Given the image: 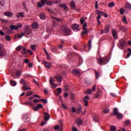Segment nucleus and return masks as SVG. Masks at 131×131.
<instances>
[{"instance_id":"1","label":"nucleus","mask_w":131,"mask_h":131,"mask_svg":"<svg viewBox=\"0 0 131 131\" xmlns=\"http://www.w3.org/2000/svg\"><path fill=\"white\" fill-rule=\"evenodd\" d=\"M31 32V30L29 28L28 26H26L25 28L24 33L20 34H15L16 37H15V39H16V38H21L22 37L24 36L25 35H29Z\"/></svg>"},{"instance_id":"2","label":"nucleus","mask_w":131,"mask_h":131,"mask_svg":"<svg viewBox=\"0 0 131 131\" xmlns=\"http://www.w3.org/2000/svg\"><path fill=\"white\" fill-rule=\"evenodd\" d=\"M60 30L62 33L65 36H69L71 33V29L65 25H62L60 27Z\"/></svg>"},{"instance_id":"3","label":"nucleus","mask_w":131,"mask_h":131,"mask_svg":"<svg viewBox=\"0 0 131 131\" xmlns=\"http://www.w3.org/2000/svg\"><path fill=\"white\" fill-rule=\"evenodd\" d=\"M110 59L107 56L103 57V58H100L98 59V64L101 66H104L108 63Z\"/></svg>"},{"instance_id":"4","label":"nucleus","mask_w":131,"mask_h":131,"mask_svg":"<svg viewBox=\"0 0 131 131\" xmlns=\"http://www.w3.org/2000/svg\"><path fill=\"white\" fill-rule=\"evenodd\" d=\"M114 114H111V115H116L118 119H121L123 117V116L122 114H120L118 112V110L117 108H114L113 110Z\"/></svg>"},{"instance_id":"5","label":"nucleus","mask_w":131,"mask_h":131,"mask_svg":"<svg viewBox=\"0 0 131 131\" xmlns=\"http://www.w3.org/2000/svg\"><path fill=\"white\" fill-rule=\"evenodd\" d=\"M126 45H127V42L125 40L121 39L119 41L118 47L120 49L123 50L124 48L125 47Z\"/></svg>"},{"instance_id":"6","label":"nucleus","mask_w":131,"mask_h":131,"mask_svg":"<svg viewBox=\"0 0 131 131\" xmlns=\"http://www.w3.org/2000/svg\"><path fill=\"white\" fill-rule=\"evenodd\" d=\"M87 27V23H84V24L82 25V30L83 31L81 32V35L83 36L85 34H88L89 32V30L86 28Z\"/></svg>"},{"instance_id":"7","label":"nucleus","mask_w":131,"mask_h":131,"mask_svg":"<svg viewBox=\"0 0 131 131\" xmlns=\"http://www.w3.org/2000/svg\"><path fill=\"white\" fill-rule=\"evenodd\" d=\"M76 55H77L76 53L70 52L68 55V57L70 59V61H73L74 60V58Z\"/></svg>"},{"instance_id":"8","label":"nucleus","mask_w":131,"mask_h":131,"mask_svg":"<svg viewBox=\"0 0 131 131\" xmlns=\"http://www.w3.org/2000/svg\"><path fill=\"white\" fill-rule=\"evenodd\" d=\"M27 52L30 53L31 55H33V53L32 52H31L30 50H26V49L25 47H24L23 49L21 51V53L23 55H26Z\"/></svg>"},{"instance_id":"9","label":"nucleus","mask_w":131,"mask_h":131,"mask_svg":"<svg viewBox=\"0 0 131 131\" xmlns=\"http://www.w3.org/2000/svg\"><path fill=\"white\" fill-rule=\"evenodd\" d=\"M55 80L53 78L51 77L50 78V79H49V83L50 84H51V86L53 88H56L58 85L57 84L54 83Z\"/></svg>"},{"instance_id":"10","label":"nucleus","mask_w":131,"mask_h":131,"mask_svg":"<svg viewBox=\"0 0 131 131\" xmlns=\"http://www.w3.org/2000/svg\"><path fill=\"white\" fill-rule=\"evenodd\" d=\"M96 85H94L93 86V89H89L86 92H84L85 94H89L90 95L93 92H95L96 90Z\"/></svg>"},{"instance_id":"11","label":"nucleus","mask_w":131,"mask_h":131,"mask_svg":"<svg viewBox=\"0 0 131 131\" xmlns=\"http://www.w3.org/2000/svg\"><path fill=\"white\" fill-rule=\"evenodd\" d=\"M41 2L43 6H45V4L49 6H52L53 5V3L52 2L48 0H41Z\"/></svg>"},{"instance_id":"12","label":"nucleus","mask_w":131,"mask_h":131,"mask_svg":"<svg viewBox=\"0 0 131 131\" xmlns=\"http://www.w3.org/2000/svg\"><path fill=\"white\" fill-rule=\"evenodd\" d=\"M90 99V98L88 96H85V97H84L82 99L83 102H84V105L85 106H88V100Z\"/></svg>"},{"instance_id":"13","label":"nucleus","mask_w":131,"mask_h":131,"mask_svg":"<svg viewBox=\"0 0 131 131\" xmlns=\"http://www.w3.org/2000/svg\"><path fill=\"white\" fill-rule=\"evenodd\" d=\"M96 14L98 15V16L97 17V19H101V17L103 16V12H102L100 11L99 10H96Z\"/></svg>"},{"instance_id":"14","label":"nucleus","mask_w":131,"mask_h":131,"mask_svg":"<svg viewBox=\"0 0 131 131\" xmlns=\"http://www.w3.org/2000/svg\"><path fill=\"white\" fill-rule=\"evenodd\" d=\"M43 115H44V119L45 120H46V121H48V120H49L50 118V114L46 112H45L43 113Z\"/></svg>"},{"instance_id":"15","label":"nucleus","mask_w":131,"mask_h":131,"mask_svg":"<svg viewBox=\"0 0 131 131\" xmlns=\"http://www.w3.org/2000/svg\"><path fill=\"white\" fill-rule=\"evenodd\" d=\"M76 123L78 126L81 125L83 124V121L81 119L78 118L76 120Z\"/></svg>"},{"instance_id":"16","label":"nucleus","mask_w":131,"mask_h":131,"mask_svg":"<svg viewBox=\"0 0 131 131\" xmlns=\"http://www.w3.org/2000/svg\"><path fill=\"white\" fill-rule=\"evenodd\" d=\"M70 6L71 8L73 9H76V3L74 1H72L70 3Z\"/></svg>"},{"instance_id":"17","label":"nucleus","mask_w":131,"mask_h":131,"mask_svg":"<svg viewBox=\"0 0 131 131\" xmlns=\"http://www.w3.org/2000/svg\"><path fill=\"white\" fill-rule=\"evenodd\" d=\"M43 63H45V67L48 69H50L51 68V63L50 62H46V60L43 61Z\"/></svg>"},{"instance_id":"18","label":"nucleus","mask_w":131,"mask_h":131,"mask_svg":"<svg viewBox=\"0 0 131 131\" xmlns=\"http://www.w3.org/2000/svg\"><path fill=\"white\" fill-rule=\"evenodd\" d=\"M54 78L57 80V81L59 82L62 81V77L59 74L56 75V76H54Z\"/></svg>"},{"instance_id":"19","label":"nucleus","mask_w":131,"mask_h":131,"mask_svg":"<svg viewBox=\"0 0 131 131\" xmlns=\"http://www.w3.org/2000/svg\"><path fill=\"white\" fill-rule=\"evenodd\" d=\"M4 16L11 18L13 16V13L11 12H6L4 13Z\"/></svg>"},{"instance_id":"20","label":"nucleus","mask_w":131,"mask_h":131,"mask_svg":"<svg viewBox=\"0 0 131 131\" xmlns=\"http://www.w3.org/2000/svg\"><path fill=\"white\" fill-rule=\"evenodd\" d=\"M110 25H107L104 27V33L105 34H107L108 33H109L110 31Z\"/></svg>"},{"instance_id":"21","label":"nucleus","mask_w":131,"mask_h":131,"mask_svg":"<svg viewBox=\"0 0 131 131\" xmlns=\"http://www.w3.org/2000/svg\"><path fill=\"white\" fill-rule=\"evenodd\" d=\"M95 78L96 79H98L99 78L100 76L101 75V73L97 71H95Z\"/></svg>"},{"instance_id":"22","label":"nucleus","mask_w":131,"mask_h":131,"mask_svg":"<svg viewBox=\"0 0 131 131\" xmlns=\"http://www.w3.org/2000/svg\"><path fill=\"white\" fill-rule=\"evenodd\" d=\"M24 16H25V13L24 12H19L16 15V16L17 18H20V17H24Z\"/></svg>"},{"instance_id":"23","label":"nucleus","mask_w":131,"mask_h":131,"mask_svg":"<svg viewBox=\"0 0 131 131\" xmlns=\"http://www.w3.org/2000/svg\"><path fill=\"white\" fill-rule=\"evenodd\" d=\"M72 28L74 31L77 30L79 29V25L75 24L72 25Z\"/></svg>"},{"instance_id":"24","label":"nucleus","mask_w":131,"mask_h":131,"mask_svg":"<svg viewBox=\"0 0 131 131\" xmlns=\"http://www.w3.org/2000/svg\"><path fill=\"white\" fill-rule=\"evenodd\" d=\"M112 33L113 37H114V39H116L117 38V33L116 32V31L115 30H113L112 31Z\"/></svg>"},{"instance_id":"25","label":"nucleus","mask_w":131,"mask_h":131,"mask_svg":"<svg viewBox=\"0 0 131 131\" xmlns=\"http://www.w3.org/2000/svg\"><path fill=\"white\" fill-rule=\"evenodd\" d=\"M20 84H23V86H28V85L26 81H25L24 79H21L20 80Z\"/></svg>"},{"instance_id":"26","label":"nucleus","mask_w":131,"mask_h":131,"mask_svg":"<svg viewBox=\"0 0 131 131\" xmlns=\"http://www.w3.org/2000/svg\"><path fill=\"white\" fill-rule=\"evenodd\" d=\"M10 29L11 30H17V27H16V26H14L13 25H11L10 26Z\"/></svg>"},{"instance_id":"27","label":"nucleus","mask_w":131,"mask_h":131,"mask_svg":"<svg viewBox=\"0 0 131 131\" xmlns=\"http://www.w3.org/2000/svg\"><path fill=\"white\" fill-rule=\"evenodd\" d=\"M102 93V92L101 91V90L98 89L97 92V94L95 95V98H98L100 97V94H101V93Z\"/></svg>"},{"instance_id":"28","label":"nucleus","mask_w":131,"mask_h":131,"mask_svg":"<svg viewBox=\"0 0 131 131\" xmlns=\"http://www.w3.org/2000/svg\"><path fill=\"white\" fill-rule=\"evenodd\" d=\"M82 111V106L81 105L78 106L77 109H76V113L79 114Z\"/></svg>"},{"instance_id":"29","label":"nucleus","mask_w":131,"mask_h":131,"mask_svg":"<svg viewBox=\"0 0 131 131\" xmlns=\"http://www.w3.org/2000/svg\"><path fill=\"white\" fill-rule=\"evenodd\" d=\"M72 72L74 74L78 75L80 73V71H79V70H73Z\"/></svg>"},{"instance_id":"30","label":"nucleus","mask_w":131,"mask_h":131,"mask_svg":"<svg viewBox=\"0 0 131 131\" xmlns=\"http://www.w3.org/2000/svg\"><path fill=\"white\" fill-rule=\"evenodd\" d=\"M85 21V18L84 17H80V22L81 23V25H84V22Z\"/></svg>"},{"instance_id":"31","label":"nucleus","mask_w":131,"mask_h":131,"mask_svg":"<svg viewBox=\"0 0 131 131\" xmlns=\"http://www.w3.org/2000/svg\"><path fill=\"white\" fill-rule=\"evenodd\" d=\"M122 21L124 24H125V25L127 24V19L125 15H124L122 18Z\"/></svg>"},{"instance_id":"32","label":"nucleus","mask_w":131,"mask_h":131,"mask_svg":"<svg viewBox=\"0 0 131 131\" xmlns=\"http://www.w3.org/2000/svg\"><path fill=\"white\" fill-rule=\"evenodd\" d=\"M38 26V24L37 23H35L32 25V28L34 29H36Z\"/></svg>"},{"instance_id":"33","label":"nucleus","mask_w":131,"mask_h":131,"mask_svg":"<svg viewBox=\"0 0 131 131\" xmlns=\"http://www.w3.org/2000/svg\"><path fill=\"white\" fill-rule=\"evenodd\" d=\"M88 47H89V50L92 48V40L90 39L88 41Z\"/></svg>"},{"instance_id":"34","label":"nucleus","mask_w":131,"mask_h":131,"mask_svg":"<svg viewBox=\"0 0 131 131\" xmlns=\"http://www.w3.org/2000/svg\"><path fill=\"white\" fill-rule=\"evenodd\" d=\"M52 19H53V20H55L56 21H58V22H61V21H62V19L58 18L57 17H55L54 16H52Z\"/></svg>"},{"instance_id":"35","label":"nucleus","mask_w":131,"mask_h":131,"mask_svg":"<svg viewBox=\"0 0 131 131\" xmlns=\"http://www.w3.org/2000/svg\"><path fill=\"white\" fill-rule=\"evenodd\" d=\"M40 19H41L42 20H45V18H46V15L44 13H41L40 14Z\"/></svg>"},{"instance_id":"36","label":"nucleus","mask_w":131,"mask_h":131,"mask_svg":"<svg viewBox=\"0 0 131 131\" xmlns=\"http://www.w3.org/2000/svg\"><path fill=\"white\" fill-rule=\"evenodd\" d=\"M5 55V51L0 49V57H3Z\"/></svg>"},{"instance_id":"37","label":"nucleus","mask_w":131,"mask_h":131,"mask_svg":"<svg viewBox=\"0 0 131 131\" xmlns=\"http://www.w3.org/2000/svg\"><path fill=\"white\" fill-rule=\"evenodd\" d=\"M27 86H25V85L23 86V88H22V90H23V91H24V90L27 91V90H31V88H27Z\"/></svg>"},{"instance_id":"38","label":"nucleus","mask_w":131,"mask_h":131,"mask_svg":"<svg viewBox=\"0 0 131 131\" xmlns=\"http://www.w3.org/2000/svg\"><path fill=\"white\" fill-rule=\"evenodd\" d=\"M5 40L8 41H10L11 40V38L9 35H6Z\"/></svg>"},{"instance_id":"39","label":"nucleus","mask_w":131,"mask_h":131,"mask_svg":"<svg viewBox=\"0 0 131 131\" xmlns=\"http://www.w3.org/2000/svg\"><path fill=\"white\" fill-rule=\"evenodd\" d=\"M60 7L63 8L64 10H68V7L65 4H60Z\"/></svg>"},{"instance_id":"40","label":"nucleus","mask_w":131,"mask_h":131,"mask_svg":"<svg viewBox=\"0 0 131 131\" xmlns=\"http://www.w3.org/2000/svg\"><path fill=\"white\" fill-rule=\"evenodd\" d=\"M57 95H59L62 92V89L61 88H57Z\"/></svg>"},{"instance_id":"41","label":"nucleus","mask_w":131,"mask_h":131,"mask_svg":"<svg viewBox=\"0 0 131 131\" xmlns=\"http://www.w3.org/2000/svg\"><path fill=\"white\" fill-rule=\"evenodd\" d=\"M127 51L129 52V53L127 54L126 58H128L130 57L131 55V49L130 48H128Z\"/></svg>"},{"instance_id":"42","label":"nucleus","mask_w":131,"mask_h":131,"mask_svg":"<svg viewBox=\"0 0 131 131\" xmlns=\"http://www.w3.org/2000/svg\"><path fill=\"white\" fill-rule=\"evenodd\" d=\"M21 75V73L20 72V71H16V76L17 77H18V78H19V77Z\"/></svg>"},{"instance_id":"43","label":"nucleus","mask_w":131,"mask_h":131,"mask_svg":"<svg viewBox=\"0 0 131 131\" xmlns=\"http://www.w3.org/2000/svg\"><path fill=\"white\" fill-rule=\"evenodd\" d=\"M10 83L12 84V86H15L16 85V82L15 81H13L12 80L10 81Z\"/></svg>"},{"instance_id":"44","label":"nucleus","mask_w":131,"mask_h":131,"mask_svg":"<svg viewBox=\"0 0 131 131\" xmlns=\"http://www.w3.org/2000/svg\"><path fill=\"white\" fill-rule=\"evenodd\" d=\"M36 46L34 45H32L30 47L32 51H35L36 50Z\"/></svg>"},{"instance_id":"45","label":"nucleus","mask_w":131,"mask_h":131,"mask_svg":"<svg viewBox=\"0 0 131 131\" xmlns=\"http://www.w3.org/2000/svg\"><path fill=\"white\" fill-rule=\"evenodd\" d=\"M110 129L111 131H115L116 130V127L113 125L111 126Z\"/></svg>"},{"instance_id":"46","label":"nucleus","mask_w":131,"mask_h":131,"mask_svg":"<svg viewBox=\"0 0 131 131\" xmlns=\"http://www.w3.org/2000/svg\"><path fill=\"white\" fill-rule=\"evenodd\" d=\"M94 121H95V122H98V121H99V118L97 117H95L94 118Z\"/></svg>"},{"instance_id":"47","label":"nucleus","mask_w":131,"mask_h":131,"mask_svg":"<svg viewBox=\"0 0 131 131\" xmlns=\"http://www.w3.org/2000/svg\"><path fill=\"white\" fill-rule=\"evenodd\" d=\"M0 21L1 22H3V23H8V21L6 20V19H2L1 18H0Z\"/></svg>"},{"instance_id":"48","label":"nucleus","mask_w":131,"mask_h":131,"mask_svg":"<svg viewBox=\"0 0 131 131\" xmlns=\"http://www.w3.org/2000/svg\"><path fill=\"white\" fill-rule=\"evenodd\" d=\"M126 7L129 9H131V5L129 3H127L126 4Z\"/></svg>"},{"instance_id":"49","label":"nucleus","mask_w":131,"mask_h":131,"mask_svg":"<svg viewBox=\"0 0 131 131\" xmlns=\"http://www.w3.org/2000/svg\"><path fill=\"white\" fill-rule=\"evenodd\" d=\"M115 5V3L114 2H112L111 3L108 4V7H113V6H114Z\"/></svg>"},{"instance_id":"50","label":"nucleus","mask_w":131,"mask_h":131,"mask_svg":"<svg viewBox=\"0 0 131 131\" xmlns=\"http://www.w3.org/2000/svg\"><path fill=\"white\" fill-rule=\"evenodd\" d=\"M109 108H105L104 109V110L102 111L103 113H107L108 112H109Z\"/></svg>"},{"instance_id":"51","label":"nucleus","mask_w":131,"mask_h":131,"mask_svg":"<svg viewBox=\"0 0 131 131\" xmlns=\"http://www.w3.org/2000/svg\"><path fill=\"white\" fill-rule=\"evenodd\" d=\"M83 63V59L82 58H79V66H80L81 64H82Z\"/></svg>"},{"instance_id":"52","label":"nucleus","mask_w":131,"mask_h":131,"mask_svg":"<svg viewBox=\"0 0 131 131\" xmlns=\"http://www.w3.org/2000/svg\"><path fill=\"white\" fill-rule=\"evenodd\" d=\"M48 12H49V13H51V14H54V12L52 9H50L48 8Z\"/></svg>"},{"instance_id":"53","label":"nucleus","mask_w":131,"mask_h":131,"mask_svg":"<svg viewBox=\"0 0 131 131\" xmlns=\"http://www.w3.org/2000/svg\"><path fill=\"white\" fill-rule=\"evenodd\" d=\"M23 8L24 9L27 11V7H26V4L25 2L23 3Z\"/></svg>"},{"instance_id":"54","label":"nucleus","mask_w":131,"mask_h":131,"mask_svg":"<svg viewBox=\"0 0 131 131\" xmlns=\"http://www.w3.org/2000/svg\"><path fill=\"white\" fill-rule=\"evenodd\" d=\"M124 11H124V10H123V8H121V9H120V12L121 15H122L123 14H124Z\"/></svg>"},{"instance_id":"55","label":"nucleus","mask_w":131,"mask_h":131,"mask_svg":"<svg viewBox=\"0 0 131 131\" xmlns=\"http://www.w3.org/2000/svg\"><path fill=\"white\" fill-rule=\"evenodd\" d=\"M40 101L43 102L44 103H47L48 102V101L47 99H39Z\"/></svg>"},{"instance_id":"56","label":"nucleus","mask_w":131,"mask_h":131,"mask_svg":"<svg viewBox=\"0 0 131 131\" xmlns=\"http://www.w3.org/2000/svg\"><path fill=\"white\" fill-rule=\"evenodd\" d=\"M130 122V120H127L125 121V124H126V125H128V124H129Z\"/></svg>"},{"instance_id":"57","label":"nucleus","mask_w":131,"mask_h":131,"mask_svg":"<svg viewBox=\"0 0 131 131\" xmlns=\"http://www.w3.org/2000/svg\"><path fill=\"white\" fill-rule=\"evenodd\" d=\"M37 107H38V108H42L43 107V105L41 104H38L37 105Z\"/></svg>"},{"instance_id":"58","label":"nucleus","mask_w":131,"mask_h":131,"mask_svg":"<svg viewBox=\"0 0 131 131\" xmlns=\"http://www.w3.org/2000/svg\"><path fill=\"white\" fill-rule=\"evenodd\" d=\"M21 49V47L20 46H18L16 48V50L17 51H19Z\"/></svg>"},{"instance_id":"59","label":"nucleus","mask_w":131,"mask_h":131,"mask_svg":"<svg viewBox=\"0 0 131 131\" xmlns=\"http://www.w3.org/2000/svg\"><path fill=\"white\" fill-rule=\"evenodd\" d=\"M17 27V29L19 28H21L22 27V25L21 24H17V26H16Z\"/></svg>"},{"instance_id":"60","label":"nucleus","mask_w":131,"mask_h":131,"mask_svg":"<svg viewBox=\"0 0 131 131\" xmlns=\"http://www.w3.org/2000/svg\"><path fill=\"white\" fill-rule=\"evenodd\" d=\"M121 30H122L123 32L126 31V28L124 27H121Z\"/></svg>"},{"instance_id":"61","label":"nucleus","mask_w":131,"mask_h":131,"mask_svg":"<svg viewBox=\"0 0 131 131\" xmlns=\"http://www.w3.org/2000/svg\"><path fill=\"white\" fill-rule=\"evenodd\" d=\"M61 106L64 108V109H67V107L66 104H64L63 103H61Z\"/></svg>"},{"instance_id":"62","label":"nucleus","mask_w":131,"mask_h":131,"mask_svg":"<svg viewBox=\"0 0 131 131\" xmlns=\"http://www.w3.org/2000/svg\"><path fill=\"white\" fill-rule=\"evenodd\" d=\"M28 67L30 68H33V64L31 62H29V63L28 64Z\"/></svg>"},{"instance_id":"63","label":"nucleus","mask_w":131,"mask_h":131,"mask_svg":"<svg viewBox=\"0 0 131 131\" xmlns=\"http://www.w3.org/2000/svg\"><path fill=\"white\" fill-rule=\"evenodd\" d=\"M0 4L3 7H5V2H4V1H1Z\"/></svg>"},{"instance_id":"64","label":"nucleus","mask_w":131,"mask_h":131,"mask_svg":"<svg viewBox=\"0 0 131 131\" xmlns=\"http://www.w3.org/2000/svg\"><path fill=\"white\" fill-rule=\"evenodd\" d=\"M40 101V100L35 99L33 101L35 103H37L39 102Z\"/></svg>"}]
</instances>
